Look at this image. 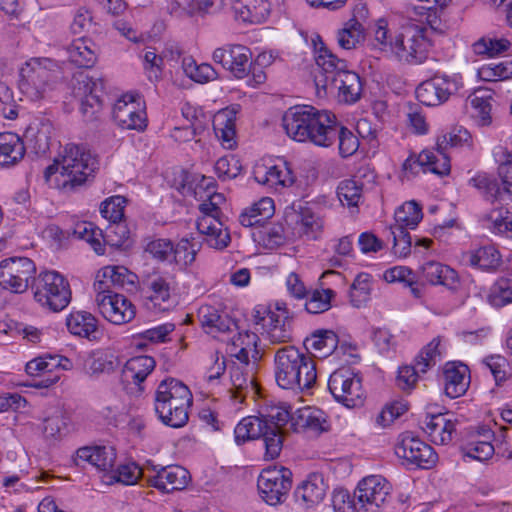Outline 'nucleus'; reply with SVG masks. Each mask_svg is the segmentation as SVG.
Returning <instances> with one entry per match:
<instances>
[{
  "label": "nucleus",
  "instance_id": "obj_1",
  "mask_svg": "<svg viewBox=\"0 0 512 512\" xmlns=\"http://www.w3.org/2000/svg\"><path fill=\"white\" fill-rule=\"evenodd\" d=\"M315 62L317 71L314 83L318 94L323 91H338L339 100L348 104L357 102L362 94L360 76L348 68L344 59L338 58L321 42L315 47Z\"/></svg>",
  "mask_w": 512,
  "mask_h": 512
},
{
  "label": "nucleus",
  "instance_id": "obj_2",
  "mask_svg": "<svg viewBox=\"0 0 512 512\" xmlns=\"http://www.w3.org/2000/svg\"><path fill=\"white\" fill-rule=\"evenodd\" d=\"M274 376L278 386L283 389L309 390L317 379L316 365L310 356L288 345L275 353Z\"/></svg>",
  "mask_w": 512,
  "mask_h": 512
},
{
  "label": "nucleus",
  "instance_id": "obj_3",
  "mask_svg": "<svg viewBox=\"0 0 512 512\" xmlns=\"http://www.w3.org/2000/svg\"><path fill=\"white\" fill-rule=\"evenodd\" d=\"M96 167V158L85 146L67 144L54 163L45 169L44 177L49 181L52 175L58 173L59 185L72 189L85 183Z\"/></svg>",
  "mask_w": 512,
  "mask_h": 512
},
{
  "label": "nucleus",
  "instance_id": "obj_4",
  "mask_svg": "<svg viewBox=\"0 0 512 512\" xmlns=\"http://www.w3.org/2000/svg\"><path fill=\"white\" fill-rule=\"evenodd\" d=\"M192 394L182 382L169 378L163 380L155 393V412L159 419L173 428L183 427L189 419L188 409Z\"/></svg>",
  "mask_w": 512,
  "mask_h": 512
},
{
  "label": "nucleus",
  "instance_id": "obj_5",
  "mask_svg": "<svg viewBox=\"0 0 512 512\" xmlns=\"http://www.w3.org/2000/svg\"><path fill=\"white\" fill-rule=\"evenodd\" d=\"M253 318L261 326V335L269 344L279 345L293 340L292 316L281 304L277 303L274 310L257 305L253 310Z\"/></svg>",
  "mask_w": 512,
  "mask_h": 512
},
{
  "label": "nucleus",
  "instance_id": "obj_6",
  "mask_svg": "<svg viewBox=\"0 0 512 512\" xmlns=\"http://www.w3.org/2000/svg\"><path fill=\"white\" fill-rule=\"evenodd\" d=\"M31 288L34 299L53 312L63 310L71 301L68 281L56 271H46L34 278Z\"/></svg>",
  "mask_w": 512,
  "mask_h": 512
},
{
  "label": "nucleus",
  "instance_id": "obj_7",
  "mask_svg": "<svg viewBox=\"0 0 512 512\" xmlns=\"http://www.w3.org/2000/svg\"><path fill=\"white\" fill-rule=\"evenodd\" d=\"M395 41L392 59L407 64H420L427 59L431 41L426 27L416 24L402 26L399 39Z\"/></svg>",
  "mask_w": 512,
  "mask_h": 512
},
{
  "label": "nucleus",
  "instance_id": "obj_8",
  "mask_svg": "<svg viewBox=\"0 0 512 512\" xmlns=\"http://www.w3.org/2000/svg\"><path fill=\"white\" fill-rule=\"evenodd\" d=\"M57 65L48 58L31 59L20 70V87L31 99L45 96L57 77Z\"/></svg>",
  "mask_w": 512,
  "mask_h": 512
},
{
  "label": "nucleus",
  "instance_id": "obj_9",
  "mask_svg": "<svg viewBox=\"0 0 512 512\" xmlns=\"http://www.w3.org/2000/svg\"><path fill=\"white\" fill-rule=\"evenodd\" d=\"M328 389L334 399L347 408L361 407L366 398L361 377L350 367L335 370L329 377Z\"/></svg>",
  "mask_w": 512,
  "mask_h": 512
},
{
  "label": "nucleus",
  "instance_id": "obj_10",
  "mask_svg": "<svg viewBox=\"0 0 512 512\" xmlns=\"http://www.w3.org/2000/svg\"><path fill=\"white\" fill-rule=\"evenodd\" d=\"M272 429H274V426H269L267 418L248 416L243 418L235 427V440L238 444H241L248 440L262 438L266 457L275 459L282 451V437L274 434Z\"/></svg>",
  "mask_w": 512,
  "mask_h": 512
},
{
  "label": "nucleus",
  "instance_id": "obj_11",
  "mask_svg": "<svg viewBox=\"0 0 512 512\" xmlns=\"http://www.w3.org/2000/svg\"><path fill=\"white\" fill-rule=\"evenodd\" d=\"M391 494L390 483L380 475L362 479L356 489L358 512H380L388 504Z\"/></svg>",
  "mask_w": 512,
  "mask_h": 512
},
{
  "label": "nucleus",
  "instance_id": "obj_12",
  "mask_svg": "<svg viewBox=\"0 0 512 512\" xmlns=\"http://www.w3.org/2000/svg\"><path fill=\"white\" fill-rule=\"evenodd\" d=\"M36 266L26 257L8 258L0 262V286L14 293H23L34 280Z\"/></svg>",
  "mask_w": 512,
  "mask_h": 512
},
{
  "label": "nucleus",
  "instance_id": "obj_13",
  "mask_svg": "<svg viewBox=\"0 0 512 512\" xmlns=\"http://www.w3.org/2000/svg\"><path fill=\"white\" fill-rule=\"evenodd\" d=\"M291 476V471L283 466L264 469L257 482L261 498L269 505L282 503L291 489Z\"/></svg>",
  "mask_w": 512,
  "mask_h": 512
},
{
  "label": "nucleus",
  "instance_id": "obj_14",
  "mask_svg": "<svg viewBox=\"0 0 512 512\" xmlns=\"http://www.w3.org/2000/svg\"><path fill=\"white\" fill-rule=\"evenodd\" d=\"M231 388V398L242 404L247 397L255 398L258 386L255 381L257 362L231 360L228 364Z\"/></svg>",
  "mask_w": 512,
  "mask_h": 512
},
{
  "label": "nucleus",
  "instance_id": "obj_15",
  "mask_svg": "<svg viewBox=\"0 0 512 512\" xmlns=\"http://www.w3.org/2000/svg\"><path fill=\"white\" fill-rule=\"evenodd\" d=\"M113 119L123 129L144 131L147 127L145 104L138 94L127 93L113 106Z\"/></svg>",
  "mask_w": 512,
  "mask_h": 512
},
{
  "label": "nucleus",
  "instance_id": "obj_16",
  "mask_svg": "<svg viewBox=\"0 0 512 512\" xmlns=\"http://www.w3.org/2000/svg\"><path fill=\"white\" fill-rule=\"evenodd\" d=\"M320 111L310 105L290 107L282 117L286 134L295 141L307 142Z\"/></svg>",
  "mask_w": 512,
  "mask_h": 512
},
{
  "label": "nucleus",
  "instance_id": "obj_17",
  "mask_svg": "<svg viewBox=\"0 0 512 512\" xmlns=\"http://www.w3.org/2000/svg\"><path fill=\"white\" fill-rule=\"evenodd\" d=\"M147 484L157 490L170 493L184 489L189 481V472L178 465L161 466L146 463Z\"/></svg>",
  "mask_w": 512,
  "mask_h": 512
},
{
  "label": "nucleus",
  "instance_id": "obj_18",
  "mask_svg": "<svg viewBox=\"0 0 512 512\" xmlns=\"http://www.w3.org/2000/svg\"><path fill=\"white\" fill-rule=\"evenodd\" d=\"M463 83L460 78L435 76L422 82L416 89V97L426 106H438L453 94L460 92Z\"/></svg>",
  "mask_w": 512,
  "mask_h": 512
},
{
  "label": "nucleus",
  "instance_id": "obj_19",
  "mask_svg": "<svg viewBox=\"0 0 512 512\" xmlns=\"http://www.w3.org/2000/svg\"><path fill=\"white\" fill-rule=\"evenodd\" d=\"M395 454L423 469H430L437 462V454L433 448L409 432L399 437L395 445Z\"/></svg>",
  "mask_w": 512,
  "mask_h": 512
},
{
  "label": "nucleus",
  "instance_id": "obj_20",
  "mask_svg": "<svg viewBox=\"0 0 512 512\" xmlns=\"http://www.w3.org/2000/svg\"><path fill=\"white\" fill-rule=\"evenodd\" d=\"M95 302L100 314L115 325L128 323L136 315L132 302L116 292H96Z\"/></svg>",
  "mask_w": 512,
  "mask_h": 512
},
{
  "label": "nucleus",
  "instance_id": "obj_21",
  "mask_svg": "<svg viewBox=\"0 0 512 512\" xmlns=\"http://www.w3.org/2000/svg\"><path fill=\"white\" fill-rule=\"evenodd\" d=\"M251 50L243 45H225L214 50V62L221 64L237 79H243L250 74Z\"/></svg>",
  "mask_w": 512,
  "mask_h": 512
},
{
  "label": "nucleus",
  "instance_id": "obj_22",
  "mask_svg": "<svg viewBox=\"0 0 512 512\" xmlns=\"http://www.w3.org/2000/svg\"><path fill=\"white\" fill-rule=\"evenodd\" d=\"M329 425L322 410L306 406L293 412L291 431L318 436L327 431Z\"/></svg>",
  "mask_w": 512,
  "mask_h": 512
},
{
  "label": "nucleus",
  "instance_id": "obj_23",
  "mask_svg": "<svg viewBox=\"0 0 512 512\" xmlns=\"http://www.w3.org/2000/svg\"><path fill=\"white\" fill-rule=\"evenodd\" d=\"M198 318L204 331L213 337H219L237 329L235 321L227 313L220 312L210 305H203L199 308Z\"/></svg>",
  "mask_w": 512,
  "mask_h": 512
},
{
  "label": "nucleus",
  "instance_id": "obj_24",
  "mask_svg": "<svg viewBox=\"0 0 512 512\" xmlns=\"http://www.w3.org/2000/svg\"><path fill=\"white\" fill-rule=\"evenodd\" d=\"M253 176L257 183L273 189L289 187L295 182V177L286 162L272 166L257 165L253 170Z\"/></svg>",
  "mask_w": 512,
  "mask_h": 512
},
{
  "label": "nucleus",
  "instance_id": "obj_25",
  "mask_svg": "<svg viewBox=\"0 0 512 512\" xmlns=\"http://www.w3.org/2000/svg\"><path fill=\"white\" fill-rule=\"evenodd\" d=\"M196 227L199 234L203 236V242L210 248L222 250L231 241L230 233L220 219L200 216L196 222Z\"/></svg>",
  "mask_w": 512,
  "mask_h": 512
},
{
  "label": "nucleus",
  "instance_id": "obj_26",
  "mask_svg": "<svg viewBox=\"0 0 512 512\" xmlns=\"http://www.w3.org/2000/svg\"><path fill=\"white\" fill-rule=\"evenodd\" d=\"M137 276L124 266H106L101 269L94 282L95 292H113L112 287L124 288L134 285Z\"/></svg>",
  "mask_w": 512,
  "mask_h": 512
},
{
  "label": "nucleus",
  "instance_id": "obj_27",
  "mask_svg": "<svg viewBox=\"0 0 512 512\" xmlns=\"http://www.w3.org/2000/svg\"><path fill=\"white\" fill-rule=\"evenodd\" d=\"M339 130V123L334 114L327 110H321L311 130L307 142L319 147H330L334 144Z\"/></svg>",
  "mask_w": 512,
  "mask_h": 512
},
{
  "label": "nucleus",
  "instance_id": "obj_28",
  "mask_svg": "<svg viewBox=\"0 0 512 512\" xmlns=\"http://www.w3.org/2000/svg\"><path fill=\"white\" fill-rule=\"evenodd\" d=\"M457 136L449 134L448 137L443 136L442 142H438L437 145L439 148L435 151L424 150L419 154V161L425 167V172L430 171L439 176L448 175L450 172V159L446 153L441 150L442 144H450L451 146H456Z\"/></svg>",
  "mask_w": 512,
  "mask_h": 512
},
{
  "label": "nucleus",
  "instance_id": "obj_29",
  "mask_svg": "<svg viewBox=\"0 0 512 512\" xmlns=\"http://www.w3.org/2000/svg\"><path fill=\"white\" fill-rule=\"evenodd\" d=\"M327 485L322 475L310 474L295 490V499L305 508L318 505L325 498Z\"/></svg>",
  "mask_w": 512,
  "mask_h": 512
},
{
  "label": "nucleus",
  "instance_id": "obj_30",
  "mask_svg": "<svg viewBox=\"0 0 512 512\" xmlns=\"http://www.w3.org/2000/svg\"><path fill=\"white\" fill-rule=\"evenodd\" d=\"M231 7L237 19L251 24L264 22L271 10L268 0H233Z\"/></svg>",
  "mask_w": 512,
  "mask_h": 512
},
{
  "label": "nucleus",
  "instance_id": "obj_31",
  "mask_svg": "<svg viewBox=\"0 0 512 512\" xmlns=\"http://www.w3.org/2000/svg\"><path fill=\"white\" fill-rule=\"evenodd\" d=\"M421 429L435 444L445 445L452 440L455 424L443 414L426 416L421 421Z\"/></svg>",
  "mask_w": 512,
  "mask_h": 512
},
{
  "label": "nucleus",
  "instance_id": "obj_32",
  "mask_svg": "<svg viewBox=\"0 0 512 512\" xmlns=\"http://www.w3.org/2000/svg\"><path fill=\"white\" fill-rule=\"evenodd\" d=\"M468 367L456 362H448L444 366V389L445 394L450 398L462 396L468 388L467 377Z\"/></svg>",
  "mask_w": 512,
  "mask_h": 512
},
{
  "label": "nucleus",
  "instance_id": "obj_33",
  "mask_svg": "<svg viewBox=\"0 0 512 512\" xmlns=\"http://www.w3.org/2000/svg\"><path fill=\"white\" fill-rule=\"evenodd\" d=\"M116 453L111 446L82 447L77 450L76 465L88 462L101 471H109L115 463Z\"/></svg>",
  "mask_w": 512,
  "mask_h": 512
},
{
  "label": "nucleus",
  "instance_id": "obj_34",
  "mask_svg": "<svg viewBox=\"0 0 512 512\" xmlns=\"http://www.w3.org/2000/svg\"><path fill=\"white\" fill-rule=\"evenodd\" d=\"M66 326L71 334L88 340H96L101 334L97 319L85 311L70 313L66 319Z\"/></svg>",
  "mask_w": 512,
  "mask_h": 512
},
{
  "label": "nucleus",
  "instance_id": "obj_35",
  "mask_svg": "<svg viewBox=\"0 0 512 512\" xmlns=\"http://www.w3.org/2000/svg\"><path fill=\"white\" fill-rule=\"evenodd\" d=\"M492 437L493 433L490 429L486 427L480 428L477 435L462 447L463 455L481 462L490 459L495 452L494 446L491 443Z\"/></svg>",
  "mask_w": 512,
  "mask_h": 512
},
{
  "label": "nucleus",
  "instance_id": "obj_36",
  "mask_svg": "<svg viewBox=\"0 0 512 512\" xmlns=\"http://www.w3.org/2000/svg\"><path fill=\"white\" fill-rule=\"evenodd\" d=\"M463 260L472 267L488 272L496 271L502 263L500 253L492 245L482 246L464 253Z\"/></svg>",
  "mask_w": 512,
  "mask_h": 512
},
{
  "label": "nucleus",
  "instance_id": "obj_37",
  "mask_svg": "<svg viewBox=\"0 0 512 512\" xmlns=\"http://www.w3.org/2000/svg\"><path fill=\"white\" fill-rule=\"evenodd\" d=\"M68 60L77 67L90 68L96 62L95 44L84 37L75 39L67 48Z\"/></svg>",
  "mask_w": 512,
  "mask_h": 512
},
{
  "label": "nucleus",
  "instance_id": "obj_38",
  "mask_svg": "<svg viewBox=\"0 0 512 512\" xmlns=\"http://www.w3.org/2000/svg\"><path fill=\"white\" fill-rule=\"evenodd\" d=\"M25 155L22 139L14 133L0 134V166L10 167L17 164Z\"/></svg>",
  "mask_w": 512,
  "mask_h": 512
},
{
  "label": "nucleus",
  "instance_id": "obj_39",
  "mask_svg": "<svg viewBox=\"0 0 512 512\" xmlns=\"http://www.w3.org/2000/svg\"><path fill=\"white\" fill-rule=\"evenodd\" d=\"M144 285L150 293L149 299L154 303V305L159 306L162 309H166V306L162 307V304L170 302L173 290L171 278L158 273H153L147 276L144 281Z\"/></svg>",
  "mask_w": 512,
  "mask_h": 512
},
{
  "label": "nucleus",
  "instance_id": "obj_40",
  "mask_svg": "<svg viewBox=\"0 0 512 512\" xmlns=\"http://www.w3.org/2000/svg\"><path fill=\"white\" fill-rule=\"evenodd\" d=\"M274 213V201L263 197L245 209L239 216V222L244 227L262 226Z\"/></svg>",
  "mask_w": 512,
  "mask_h": 512
},
{
  "label": "nucleus",
  "instance_id": "obj_41",
  "mask_svg": "<svg viewBox=\"0 0 512 512\" xmlns=\"http://www.w3.org/2000/svg\"><path fill=\"white\" fill-rule=\"evenodd\" d=\"M422 276L430 284L448 288H453L458 281L454 269L435 261H429L422 266Z\"/></svg>",
  "mask_w": 512,
  "mask_h": 512
},
{
  "label": "nucleus",
  "instance_id": "obj_42",
  "mask_svg": "<svg viewBox=\"0 0 512 512\" xmlns=\"http://www.w3.org/2000/svg\"><path fill=\"white\" fill-rule=\"evenodd\" d=\"M259 340L257 334L253 332L245 331L244 333H238L236 337L232 339L233 349L231 350V356L233 360L237 361H258L257 341Z\"/></svg>",
  "mask_w": 512,
  "mask_h": 512
},
{
  "label": "nucleus",
  "instance_id": "obj_43",
  "mask_svg": "<svg viewBox=\"0 0 512 512\" xmlns=\"http://www.w3.org/2000/svg\"><path fill=\"white\" fill-rule=\"evenodd\" d=\"M305 344L314 351L315 356L326 358L338 345V336L332 330H318L305 340Z\"/></svg>",
  "mask_w": 512,
  "mask_h": 512
},
{
  "label": "nucleus",
  "instance_id": "obj_44",
  "mask_svg": "<svg viewBox=\"0 0 512 512\" xmlns=\"http://www.w3.org/2000/svg\"><path fill=\"white\" fill-rule=\"evenodd\" d=\"M470 184L481 190L491 201L506 202L512 199V192L507 187H501L496 179L485 174H479L470 179Z\"/></svg>",
  "mask_w": 512,
  "mask_h": 512
},
{
  "label": "nucleus",
  "instance_id": "obj_45",
  "mask_svg": "<svg viewBox=\"0 0 512 512\" xmlns=\"http://www.w3.org/2000/svg\"><path fill=\"white\" fill-rule=\"evenodd\" d=\"M492 94L486 90H476L469 95L468 101L473 108V117L481 126H488L492 122Z\"/></svg>",
  "mask_w": 512,
  "mask_h": 512
},
{
  "label": "nucleus",
  "instance_id": "obj_46",
  "mask_svg": "<svg viewBox=\"0 0 512 512\" xmlns=\"http://www.w3.org/2000/svg\"><path fill=\"white\" fill-rule=\"evenodd\" d=\"M73 235L77 239L83 240L91 245L98 255L105 253L104 234L92 222H78L73 229Z\"/></svg>",
  "mask_w": 512,
  "mask_h": 512
},
{
  "label": "nucleus",
  "instance_id": "obj_47",
  "mask_svg": "<svg viewBox=\"0 0 512 512\" xmlns=\"http://www.w3.org/2000/svg\"><path fill=\"white\" fill-rule=\"evenodd\" d=\"M399 39V29L391 30L387 22L380 19L374 30V48L381 51L385 56L393 58L395 40Z\"/></svg>",
  "mask_w": 512,
  "mask_h": 512
},
{
  "label": "nucleus",
  "instance_id": "obj_48",
  "mask_svg": "<svg viewBox=\"0 0 512 512\" xmlns=\"http://www.w3.org/2000/svg\"><path fill=\"white\" fill-rule=\"evenodd\" d=\"M155 367L154 358L143 355L133 357L126 362L124 376L136 384L143 382Z\"/></svg>",
  "mask_w": 512,
  "mask_h": 512
},
{
  "label": "nucleus",
  "instance_id": "obj_49",
  "mask_svg": "<svg viewBox=\"0 0 512 512\" xmlns=\"http://www.w3.org/2000/svg\"><path fill=\"white\" fill-rule=\"evenodd\" d=\"M423 217L421 207L415 201L405 202L396 209L394 214L395 224L402 229H414Z\"/></svg>",
  "mask_w": 512,
  "mask_h": 512
},
{
  "label": "nucleus",
  "instance_id": "obj_50",
  "mask_svg": "<svg viewBox=\"0 0 512 512\" xmlns=\"http://www.w3.org/2000/svg\"><path fill=\"white\" fill-rule=\"evenodd\" d=\"M484 221L493 233L512 237V215L507 209L501 207L491 210L485 215Z\"/></svg>",
  "mask_w": 512,
  "mask_h": 512
},
{
  "label": "nucleus",
  "instance_id": "obj_51",
  "mask_svg": "<svg viewBox=\"0 0 512 512\" xmlns=\"http://www.w3.org/2000/svg\"><path fill=\"white\" fill-rule=\"evenodd\" d=\"M484 221L493 233L512 237V215L507 209L501 207L491 210L485 215Z\"/></svg>",
  "mask_w": 512,
  "mask_h": 512
},
{
  "label": "nucleus",
  "instance_id": "obj_52",
  "mask_svg": "<svg viewBox=\"0 0 512 512\" xmlns=\"http://www.w3.org/2000/svg\"><path fill=\"white\" fill-rule=\"evenodd\" d=\"M478 77L486 82L504 81L512 78V59L481 66L477 71Z\"/></svg>",
  "mask_w": 512,
  "mask_h": 512
},
{
  "label": "nucleus",
  "instance_id": "obj_53",
  "mask_svg": "<svg viewBox=\"0 0 512 512\" xmlns=\"http://www.w3.org/2000/svg\"><path fill=\"white\" fill-rule=\"evenodd\" d=\"M73 95L82 100L89 96H100L99 92L103 90V83L100 79H95L87 74L79 73L73 80Z\"/></svg>",
  "mask_w": 512,
  "mask_h": 512
},
{
  "label": "nucleus",
  "instance_id": "obj_54",
  "mask_svg": "<svg viewBox=\"0 0 512 512\" xmlns=\"http://www.w3.org/2000/svg\"><path fill=\"white\" fill-rule=\"evenodd\" d=\"M511 45L506 38L482 37L472 45V49L476 55L494 57L508 51Z\"/></svg>",
  "mask_w": 512,
  "mask_h": 512
},
{
  "label": "nucleus",
  "instance_id": "obj_55",
  "mask_svg": "<svg viewBox=\"0 0 512 512\" xmlns=\"http://www.w3.org/2000/svg\"><path fill=\"white\" fill-rule=\"evenodd\" d=\"M441 341L442 339L440 336L433 338L425 347L422 348L416 357L415 362L418 364V370H420L421 373H426L428 369L433 367L440 358L442 354Z\"/></svg>",
  "mask_w": 512,
  "mask_h": 512
},
{
  "label": "nucleus",
  "instance_id": "obj_56",
  "mask_svg": "<svg viewBox=\"0 0 512 512\" xmlns=\"http://www.w3.org/2000/svg\"><path fill=\"white\" fill-rule=\"evenodd\" d=\"M337 195L343 206L356 208L362 201V186L354 179L344 180L337 188Z\"/></svg>",
  "mask_w": 512,
  "mask_h": 512
},
{
  "label": "nucleus",
  "instance_id": "obj_57",
  "mask_svg": "<svg viewBox=\"0 0 512 512\" xmlns=\"http://www.w3.org/2000/svg\"><path fill=\"white\" fill-rule=\"evenodd\" d=\"M371 280L370 276L366 273H360L354 279L350 291V301L354 307L363 306L370 297Z\"/></svg>",
  "mask_w": 512,
  "mask_h": 512
},
{
  "label": "nucleus",
  "instance_id": "obj_58",
  "mask_svg": "<svg viewBox=\"0 0 512 512\" xmlns=\"http://www.w3.org/2000/svg\"><path fill=\"white\" fill-rule=\"evenodd\" d=\"M335 296L332 289H321L312 291L305 303V309L310 314H320L330 309L331 300Z\"/></svg>",
  "mask_w": 512,
  "mask_h": 512
},
{
  "label": "nucleus",
  "instance_id": "obj_59",
  "mask_svg": "<svg viewBox=\"0 0 512 512\" xmlns=\"http://www.w3.org/2000/svg\"><path fill=\"white\" fill-rule=\"evenodd\" d=\"M363 30L362 24L348 21L337 33L338 45L345 50L355 48L364 37Z\"/></svg>",
  "mask_w": 512,
  "mask_h": 512
},
{
  "label": "nucleus",
  "instance_id": "obj_60",
  "mask_svg": "<svg viewBox=\"0 0 512 512\" xmlns=\"http://www.w3.org/2000/svg\"><path fill=\"white\" fill-rule=\"evenodd\" d=\"M111 478L125 485L136 484L140 478L147 482L146 464L142 468L136 463L120 465L117 470L113 472Z\"/></svg>",
  "mask_w": 512,
  "mask_h": 512
},
{
  "label": "nucleus",
  "instance_id": "obj_61",
  "mask_svg": "<svg viewBox=\"0 0 512 512\" xmlns=\"http://www.w3.org/2000/svg\"><path fill=\"white\" fill-rule=\"evenodd\" d=\"M488 299L492 306L498 308L512 303V278H501L496 281Z\"/></svg>",
  "mask_w": 512,
  "mask_h": 512
},
{
  "label": "nucleus",
  "instance_id": "obj_62",
  "mask_svg": "<svg viewBox=\"0 0 512 512\" xmlns=\"http://www.w3.org/2000/svg\"><path fill=\"white\" fill-rule=\"evenodd\" d=\"M214 131L216 136L221 140L222 145L231 149L235 145V124L231 118L224 114H218L214 120Z\"/></svg>",
  "mask_w": 512,
  "mask_h": 512
},
{
  "label": "nucleus",
  "instance_id": "obj_63",
  "mask_svg": "<svg viewBox=\"0 0 512 512\" xmlns=\"http://www.w3.org/2000/svg\"><path fill=\"white\" fill-rule=\"evenodd\" d=\"M144 250L156 261L172 262L173 243L168 239L149 240Z\"/></svg>",
  "mask_w": 512,
  "mask_h": 512
},
{
  "label": "nucleus",
  "instance_id": "obj_64",
  "mask_svg": "<svg viewBox=\"0 0 512 512\" xmlns=\"http://www.w3.org/2000/svg\"><path fill=\"white\" fill-rule=\"evenodd\" d=\"M196 254L195 244L188 239H182L176 246L173 245L172 262L181 267H186L194 262Z\"/></svg>",
  "mask_w": 512,
  "mask_h": 512
}]
</instances>
